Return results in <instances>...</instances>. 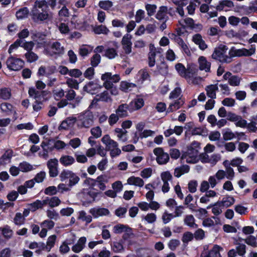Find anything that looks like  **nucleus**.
<instances>
[{
  "label": "nucleus",
  "instance_id": "obj_1",
  "mask_svg": "<svg viewBox=\"0 0 257 257\" xmlns=\"http://www.w3.org/2000/svg\"><path fill=\"white\" fill-rule=\"evenodd\" d=\"M227 50L228 47L226 46L220 45L214 49L211 55L212 58L221 63H229L232 61V57L251 56L255 53V48L253 45H251L249 49H237L232 47L228 52V55L227 54Z\"/></svg>",
  "mask_w": 257,
  "mask_h": 257
},
{
  "label": "nucleus",
  "instance_id": "obj_2",
  "mask_svg": "<svg viewBox=\"0 0 257 257\" xmlns=\"http://www.w3.org/2000/svg\"><path fill=\"white\" fill-rule=\"evenodd\" d=\"M47 6L44 0L37 1L32 11V18L35 22L43 21L48 19L49 14L46 11Z\"/></svg>",
  "mask_w": 257,
  "mask_h": 257
},
{
  "label": "nucleus",
  "instance_id": "obj_3",
  "mask_svg": "<svg viewBox=\"0 0 257 257\" xmlns=\"http://www.w3.org/2000/svg\"><path fill=\"white\" fill-rule=\"evenodd\" d=\"M94 116L89 110L80 113L78 116L79 125L81 127L89 128L93 123Z\"/></svg>",
  "mask_w": 257,
  "mask_h": 257
},
{
  "label": "nucleus",
  "instance_id": "obj_4",
  "mask_svg": "<svg viewBox=\"0 0 257 257\" xmlns=\"http://www.w3.org/2000/svg\"><path fill=\"white\" fill-rule=\"evenodd\" d=\"M29 94L30 97L34 98L36 101L33 104V108L35 111L40 110L42 107V101L43 99V92L36 90L34 88H30L29 90Z\"/></svg>",
  "mask_w": 257,
  "mask_h": 257
},
{
  "label": "nucleus",
  "instance_id": "obj_5",
  "mask_svg": "<svg viewBox=\"0 0 257 257\" xmlns=\"http://www.w3.org/2000/svg\"><path fill=\"white\" fill-rule=\"evenodd\" d=\"M48 49L51 56L62 55L64 53L65 50L64 46L58 41L50 43Z\"/></svg>",
  "mask_w": 257,
  "mask_h": 257
},
{
  "label": "nucleus",
  "instance_id": "obj_6",
  "mask_svg": "<svg viewBox=\"0 0 257 257\" xmlns=\"http://www.w3.org/2000/svg\"><path fill=\"white\" fill-rule=\"evenodd\" d=\"M7 67L13 71H18L24 66V62L22 59L10 57L6 61Z\"/></svg>",
  "mask_w": 257,
  "mask_h": 257
},
{
  "label": "nucleus",
  "instance_id": "obj_7",
  "mask_svg": "<svg viewBox=\"0 0 257 257\" xmlns=\"http://www.w3.org/2000/svg\"><path fill=\"white\" fill-rule=\"evenodd\" d=\"M199 150L189 148L187 154L183 155L182 159H186L188 163H196L198 159Z\"/></svg>",
  "mask_w": 257,
  "mask_h": 257
},
{
  "label": "nucleus",
  "instance_id": "obj_8",
  "mask_svg": "<svg viewBox=\"0 0 257 257\" xmlns=\"http://www.w3.org/2000/svg\"><path fill=\"white\" fill-rule=\"evenodd\" d=\"M47 166L50 177L54 178L58 175V160L57 159H50L47 162Z\"/></svg>",
  "mask_w": 257,
  "mask_h": 257
},
{
  "label": "nucleus",
  "instance_id": "obj_9",
  "mask_svg": "<svg viewBox=\"0 0 257 257\" xmlns=\"http://www.w3.org/2000/svg\"><path fill=\"white\" fill-rule=\"evenodd\" d=\"M154 153L157 156V162L160 165L166 164L169 160L168 153H165L161 148H157L154 150Z\"/></svg>",
  "mask_w": 257,
  "mask_h": 257
},
{
  "label": "nucleus",
  "instance_id": "obj_10",
  "mask_svg": "<svg viewBox=\"0 0 257 257\" xmlns=\"http://www.w3.org/2000/svg\"><path fill=\"white\" fill-rule=\"evenodd\" d=\"M133 108L131 107L129 104L127 103H122L120 104L115 110V112L118 114L120 118L127 117L128 115V111L132 112Z\"/></svg>",
  "mask_w": 257,
  "mask_h": 257
},
{
  "label": "nucleus",
  "instance_id": "obj_11",
  "mask_svg": "<svg viewBox=\"0 0 257 257\" xmlns=\"http://www.w3.org/2000/svg\"><path fill=\"white\" fill-rule=\"evenodd\" d=\"M168 8L166 6H161L159 8L156 15V18L160 21H167L169 20Z\"/></svg>",
  "mask_w": 257,
  "mask_h": 257
},
{
  "label": "nucleus",
  "instance_id": "obj_12",
  "mask_svg": "<svg viewBox=\"0 0 257 257\" xmlns=\"http://www.w3.org/2000/svg\"><path fill=\"white\" fill-rule=\"evenodd\" d=\"M101 141L105 145L107 151H109L113 148L118 147V143L112 140L108 135H104L101 139Z\"/></svg>",
  "mask_w": 257,
  "mask_h": 257
},
{
  "label": "nucleus",
  "instance_id": "obj_13",
  "mask_svg": "<svg viewBox=\"0 0 257 257\" xmlns=\"http://www.w3.org/2000/svg\"><path fill=\"white\" fill-rule=\"evenodd\" d=\"M89 212L95 218L106 216L109 214V210L105 208H93L90 210Z\"/></svg>",
  "mask_w": 257,
  "mask_h": 257
},
{
  "label": "nucleus",
  "instance_id": "obj_14",
  "mask_svg": "<svg viewBox=\"0 0 257 257\" xmlns=\"http://www.w3.org/2000/svg\"><path fill=\"white\" fill-rule=\"evenodd\" d=\"M109 177L106 175H102L97 177L95 183L98 185L99 188L101 190L106 189L105 184L108 182Z\"/></svg>",
  "mask_w": 257,
  "mask_h": 257
},
{
  "label": "nucleus",
  "instance_id": "obj_15",
  "mask_svg": "<svg viewBox=\"0 0 257 257\" xmlns=\"http://www.w3.org/2000/svg\"><path fill=\"white\" fill-rule=\"evenodd\" d=\"M198 61L200 70H204L206 72H210L211 63L207 60L205 57H199Z\"/></svg>",
  "mask_w": 257,
  "mask_h": 257
},
{
  "label": "nucleus",
  "instance_id": "obj_16",
  "mask_svg": "<svg viewBox=\"0 0 257 257\" xmlns=\"http://www.w3.org/2000/svg\"><path fill=\"white\" fill-rule=\"evenodd\" d=\"M76 118L73 117H69L63 120L59 126V130H67L69 127H72L76 121Z\"/></svg>",
  "mask_w": 257,
  "mask_h": 257
},
{
  "label": "nucleus",
  "instance_id": "obj_17",
  "mask_svg": "<svg viewBox=\"0 0 257 257\" xmlns=\"http://www.w3.org/2000/svg\"><path fill=\"white\" fill-rule=\"evenodd\" d=\"M86 242V238L84 236L81 237L77 243L72 247V250L75 253L80 252L85 247Z\"/></svg>",
  "mask_w": 257,
  "mask_h": 257
},
{
  "label": "nucleus",
  "instance_id": "obj_18",
  "mask_svg": "<svg viewBox=\"0 0 257 257\" xmlns=\"http://www.w3.org/2000/svg\"><path fill=\"white\" fill-rule=\"evenodd\" d=\"M218 87L217 84H211L206 86L205 90L208 97L215 99L216 97V91L218 90Z\"/></svg>",
  "mask_w": 257,
  "mask_h": 257
},
{
  "label": "nucleus",
  "instance_id": "obj_19",
  "mask_svg": "<svg viewBox=\"0 0 257 257\" xmlns=\"http://www.w3.org/2000/svg\"><path fill=\"white\" fill-rule=\"evenodd\" d=\"M192 41L195 44L198 45L199 48L202 50H204L207 48V45L202 39L200 34H197L194 35L192 37Z\"/></svg>",
  "mask_w": 257,
  "mask_h": 257
},
{
  "label": "nucleus",
  "instance_id": "obj_20",
  "mask_svg": "<svg viewBox=\"0 0 257 257\" xmlns=\"http://www.w3.org/2000/svg\"><path fill=\"white\" fill-rule=\"evenodd\" d=\"M190 167L188 165H182L175 169L174 175L175 177L179 178L182 175L188 173Z\"/></svg>",
  "mask_w": 257,
  "mask_h": 257
},
{
  "label": "nucleus",
  "instance_id": "obj_21",
  "mask_svg": "<svg viewBox=\"0 0 257 257\" xmlns=\"http://www.w3.org/2000/svg\"><path fill=\"white\" fill-rule=\"evenodd\" d=\"M60 163L64 166H69L75 162V159L71 156L63 155L59 159Z\"/></svg>",
  "mask_w": 257,
  "mask_h": 257
},
{
  "label": "nucleus",
  "instance_id": "obj_22",
  "mask_svg": "<svg viewBox=\"0 0 257 257\" xmlns=\"http://www.w3.org/2000/svg\"><path fill=\"white\" fill-rule=\"evenodd\" d=\"M220 249H222V248L219 246L215 245L207 254L202 255L201 257H221L219 252Z\"/></svg>",
  "mask_w": 257,
  "mask_h": 257
},
{
  "label": "nucleus",
  "instance_id": "obj_23",
  "mask_svg": "<svg viewBox=\"0 0 257 257\" xmlns=\"http://www.w3.org/2000/svg\"><path fill=\"white\" fill-rule=\"evenodd\" d=\"M184 102L183 99L181 98H179L178 100H177L174 103H171L168 109H167V112H173L174 111H175L177 109H178L183 104Z\"/></svg>",
  "mask_w": 257,
  "mask_h": 257
},
{
  "label": "nucleus",
  "instance_id": "obj_24",
  "mask_svg": "<svg viewBox=\"0 0 257 257\" xmlns=\"http://www.w3.org/2000/svg\"><path fill=\"white\" fill-rule=\"evenodd\" d=\"M127 182L130 185H133L139 187H142L144 184V182L142 179L135 176L130 177L127 179Z\"/></svg>",
  "mask_w": 257,
  "mask_h": 257
},
{
  "label": "nucleus",
  "instance_id": "obj_25",
  "mask_svg": "<svg viewBox=\"0 0 257 257\" xmlns=\"http://www.w3.org/2000/svg\"><path fill=\"white\" fill-rule=\"evenodd\" d=\"M75 241V238H73L69 240L64 241L62 244L60 245L59 250L62 253H66L69 252L70 248L68 246V244H71L74 243Z\"/></svg>",
  "mask_w": 257,
  "mask_h": 257
},
{
  "label": "nucleus",
  "instance_id": "obj_26",
  "mask_svg": "<svg viewBox=\"0 0 257 257\" xmlns=\"http://www.w3.org/2000/svg\"><path fill=\"white\" fill-rule=\"evenodd\" d=\"M131 107L134 106L135 109H139L144 105V101L142 98L138 97L132 101L130 104Z\"/></svg>",
  "mask_w": 257,
  "mask_h": 257
},
{
  "label": "nucleus",
  "instance_id": "obj_27",
  "mask_svg": "<svg viewBox=\"0 0 257 257\" xmlns=\"http://www.w3.org/2000/svg\"><path fill=\"white\" fill-rule=\"evenodd\" d=\"M235 202V200L233 197L226 196L224 197L222 201H218V204H221L222 207H228L232 205Z\"/></svg>",
  "mask_w": 257,
  "mask_h": 257
},
{
  "label": "nucleus",
  "instance_id": "obj_28",
  "mask_svg": "<svg viewBox=\"0 0 257 257\" xmlns=\"http://www.w3.org/2000/svg\"><path fill=\"white\" fill-rule=\"evenodd\" d=\"M101 79L102 80L107 79L111 81L112 83H116L119 80L120 78L118 75H112L111 73L107 72L101 76Z\"/></svg>",
  "mask_w": 257,
  "mask_h": 257
},
{
  "label": "nucleus",
  "instance_id": "obj_29",
  "mask_svg": "<svg viewBox=\"0 0 257 257\" xmlns=\"http://www.w3.org/2000/svg\"><path fill=\"white\" fill-rule=\"evenodd\" d=\"M234 7L233 3L230 0H223L220 2L219 4L216 7L218 11H222L224 7L231 8Z\"/></svg>",
  "mask_w": 257,
  "mask_h": 257
},
{
  "label": "nucleus",
  "instance_id": "obj_30",
  "mask_svg": "<svg viewBox=\"0 0 257 257\" xmlns=\"http://www.w3.org/2000/svg\"><path fill=\"white\" fill-rule=\"evenodd\" d=\"M97 98H98V100H99V101L106 102L112 101V99L109 94V91L108 90L104 91L103 92L97 94Z\"/></svg>",
  "mask_w": 257,
  "mask_h": 257
},
{
  "label": "nucleus",
  "instance_id": "obj_31",
  "mask_svg": "<svg viewBox=\"0 0 257 257\" xmlns=\"http://www.w3.org/2000/svg\"><path fill=\"white\" fill-rule=\"evenodd\" d=\"M136 87V84L128 83L126 81H122L120 85V89L124 92L131 91L133 88Z\"/></svg>",
  "mask_w": 257,
  "mask_h": 257
},
{
  "label": "nucleus",
  "instance_id": "obj_32",
  "mask_svg": "<svg viewBox=\"0 0 257 257\" xmlns=\"http://www.w3.org/2000/svg\"><path fill=\"white\" fill-rule=\"evenodd\" d=\"M0 232H1L4 237L7 239L11 238L13 233V230L8 226L0 227Z\"/></svg>",
  "mask_w": 257,
  "mask_h": 257
},
{
  "label": "nucleus",
  "instance_id": "obj_33",
  "mask_svg": "<svg viewBox=\"0 0 257 257\" xmlns=\"http://www.w3.org/2000/svg\"><path fill=\"white\" fill-rule=\"evenodd\" d=\"M1 108L4 112L10 114L13 112L15 113L16 111L13 109V106L10 103L7 102L2 103L1 104Z\"/></svg>",
  "mask_w": 257,
  "mask_h": 257
},
{
  "label": "nucleus",
  "instance_id": "obj_34",
  "mask_svg": "<svg viewBox=\"0 0 257 257\" xmlns=\"http://www.w3.org/2000/svg\"><path fill=\"white\" fill-rule=\"evenodd\" d=\"M11 97V90L9 88H4L0 89V98L7 100Z\"/></svg>",
  "mask_w": 257,
  "mask_h": 257
},
{
  "label": "nucleus",
  "instance_id": "obj_35",
  "mask_svg": "<svg viewBox=\"0 0 257 257\" xmlns=\"http://www.w3.org/2000/svg\"><path fill=\"white\" fill-rule=\"evenodd\" d=\"M29 10L27 8H23L17 12L16 15L18 19H23L28 17Z\"/></svg>",
  "mask_w": 257,
  "mask_h": 257
},
{
  "label": "nucleus",
  "instance_id": "obj_36",
  "mask_svg": "<svg viewBox=\"0 0 257 257\" xmlns=\"http://www.w3.org/2000/svg\"><path fill=\"white\" fill-rule=\"evenodd\" d=\"M104 56L108 58L111 59L117 56L116 50L113 48H109L105 50Z\"/></svg>",
  "mask_w": 257,
  "mask_h": 257
},
{
  "label": "nucleus",
  "instance_id": "obj_37",
  "mask_svg": "<svg viewBox=\"0 0 257 257\" xmlns=\"http://www.w3.org/2000/svg\"><path fill=\"white\" fill-rule=\"evenodd\" d=\"M19 167L21 171L23 172H29L34 169L33 166L26 162L21 163Z\"/></svg>",
  "mask_w": 257,
  "mask_h": 257
},
{
  "label": "nucleus",
  "instance_id": "obj_38",
  "mask_svg": "<svg viewBox=\"0 0 257 257\" xmlns=\"http://www.w3.org/2000/svg\"><path fill=\"white\" fill-rule=\"evenodd\" d=\"M184 222L191 227H197V225L195 223V219L192 215H186L184 218Z\"/></svg>",
  "mask_w": 257,
  "mask_h": 257
},
{
  "label": "nucleus",
  "instance_id": "obj_39",
  "mask_svg": "<svg viewBox=\"0 0 257 257\" xmlns=\"http://www.w3.org/2000/svg\"><path fill=\"white\" fill-rule=\"evenodd\" d=\"M56 235H52L50 236L47 239V247L46 250L47 251H50L51 249L54 246L56 239Z\"/></svg>",
  "mask_w": 257,
  "mask_h": 257
},
{
  "label": "nucleus",
  "instance_id": "obj_40",
  "mask_svg": "<svg viewBox=\"0 0 257 257\" xmlns=\"http://www.w3.org/2000/svg\"><path fill=\"white\" fill-rule=\"evenodd\" d=\"M93 31L96 34H107L109 32V30L104 25H99L95 27L93 29Z\"/></svg>",
  "mask_w": 257,
  "mask_h": 257
},
{
  "label": "nucleus",
  "instance_id": "obj_41",
  "mask_svg": "<svg viewBox=\"0 0 257 257\" xmlns=\"http://www.w3.org/2000/svg\"><path fill=\"white\" fill-rule=\"evenodd\" d=\"M145 8L147 12V14L149 17L154 15L156 11L157 6L156 5L146 4Z\"/></svg>",
  "mask_w": 257,
  "mask_h": 257
},
{
  "label": "nucleus",
  "instance_id": "obj_42",
  "mask_svg": "<svg viewBox=\"0 0 257 257\" xmlns=\"http://www.w3.org/2000/svg\"><path fill=\"white\" fill-rule=\"evenodd\" d=\"M244 240L245 242L248 245H250L252 246L255 247L256 246V238L254 236L252 235H249L247 238L245 239H241V238H239V240L241 241V240Z\"/></svg>",
  "mask_w": 257,
  "mask_h": 257
},
{
  "label": "nucleus",
  "instance_id": "obj_43",
  "mask_svg": "<svg viewBox=\"0 0 257 257\" xmlns=\"http://www.w3.org/2000/svg\"><path fill=\"white\" fill-rule=\"evenodd\" d=\"M241 78L236 75H232L230 78L228 83L232 86H239L241 81Z\"/></svg>",
  "mask_w": 257,
  "mask_h": 257
},
{
  "label": "nucleus",
  "instance_id": "obj_44",
  "mask_svg": "<svg viewBox=\"0 0 257 257\" xmlns=\"http://www.w3.org/2000/svg\"><path fill=\"white\" fill-rule=\"evenodd\" d=\"M100 87L97 84L94 83L93 82H90L83 87V89L89 93L93 94V92H91L93 89H96Z\"/></svg>",
  "mask_w": 257,
  "mask_h": 257
},
{
  "label": "nucleus",
  "instance_id": "obj_45",
  "mask_svg": "<svg viewBox=\"0 0 257 257\" xmlns=\"http://www.w3.org/2000/svg\"><path fill=\"white\" fill-rule=\"evenodd\" d=\"M25 218L21 213L18 212L14 218V222L16 225H21L24 223Z\"/></svg>",
  "mask_w": 257,
  "mask_h": 257
},
{
  "label": "nucleus",
  "instance_id": "obj_46",
  "mask_svg": "<svg viewBox=\"0 0 257 257\" xmlns=\"http://www.w3.org/2000/svg\"><path fill=\"white\" fill-rule=\"evenodd\" d=\"M12 156L10 153H5L0 158V165H5L10 163Z\"/></svg>",
  "mask_w": 257,
  "mask_h": 257
},
{
  "label": "nucleus",
  "instance_id": "obj_47",
  "mask_svg": "<svg viewBox=\"0 0 257 257\" xmlns=\"http://www.w3.org/2000/svg\"><path fill=\"white\" fill-rule=\"evenodd\" d=\"M78 218L87 223H90L92 221V217L90 215H87L84 211L79 212Z\"/></svg>",
  "mask_w": 257,
  "mask_h": 257
},
{
  "label": "nucleus",
  "instance_id": "obj_48",
  "mask_svg": "<svg viewBox=\"0 0 257 257\" xmlns=\"http://www.w3.org/2000/svg\"><path fill=\"white\" fill-rule=\"evenodd\" d=\"M25 57L28 61L30 63H32L36 61L38 59V56L34 53L33 52H28L25 54Z\"/></svg>",
  "mask_w": 257,
  "mask_h": 257
},
{
  "label": "nucleus",
  "instance_id": "obj_49",
  "mask_svg": "<svg viewBox=\"0 0 257 257\" xmlns=\"http://www.w3.org/2000/svg\"><path fill=\"white\" fill-rule=\"evenodd\" d=\"M175 68L179 74L182 77H186V69L183 64L178 63L175 65Z\"/></svg>",
  "mask_w": 257,
  "mask_h": 257
},
{
  "label": "nucleus",
  "instance_id": "obj_50",
  "mask_svg": "<svg viewBox=\"0 0 257 257\" xmlns=\"http://www.w3.org/2000/svg\"><path fill=\"white\" fill-rule=\"evenodd\" d=\"M158 70L162 75H165L168 73V66L167 64L162 61L157 66Z\"/></svg>",
  "mask_w": 257,
  "mask_h": 257
},
{
  "label": "nucleus",
  "instance_id": "obj_51",
  "mask_svg": "<svg viewBox=\"0 0 257 257\" xmlns=\"http://www.w3.org/2000/svg\"><path fill=\"white\" fill-rule=\"evenodd\" d=\"M66 83L70 88H74L75 89H78L79 88V83L75 79L71 78H68L67 79Z\"/></svg>",
  "mask_w": 257,
  "mask_h": 257
},
{
  "label": "nucleus",
  "instance_id": "obj_52",
  "mask_svg": "<svg viewBox=\"0 0 257 257\" xmlns=\"http://www.w3.org/2000/svg\"><path fill=\"white\" fill-rule=\"evenodd\" d=\"M115 133L117 134V137L123 142H125L127 140L126 137L125 135L127 133L126 131H123L119 128H116L115 129Z\"/></svg>",
  "mask_w": 257,
  "mask_h": 257
},
{
  "label": "nucleus",
  "instance_id": "obj_53",
  "mask_svg": "<svg viewBox=\"0 0 257 257\" xmlns=\"http://www.w3.org/2000/svg\"><path fill=\"white\" fill-rule=\"evenodd\" d=\"M111 248L115 252H119L124 250L123 246L120 242H113L111 244Z\"/></svg>",
  "mask_w": 257,
  "mask_h": 257
},
{
  "label": "nucleus",
  "instance_id": "obj_54",
  "mask_svg": "<svg viewBox=\"0 0 257 257\" xmlns=\"http://www.w3.org/2000/svg\"><path fill=\"white\" fill-rule=\"evenodd\" d=\"M128 227L127 226L119 224L115 225L113 228V231L114 233L117 234V233H121L126 229V228Z\"/></svg>",
  "mask_w": 257,
  "mask_h": 257
},
{
  "label": "nucleus",
  "instance_id": "obj_55",
  "mask_svg": "<svg viewBox=\"0 0 257 257\" xmlns=\"http://www.w3.org/2000/svg\"><path fill=\"white\" fill-rule=\"evenodd\" d=\"M112 5V3L109 1H100L98 4L99 7L105 10H109Z\"/></svg>",
  "mask_w": 257,
  "mask_h": 257
},
{
  "label": "nucleus",
  "instance_id": "obj_56",
  "mask_svg": "<svg viewBox=\"0 0 257 257\" xmlns=\"http://www.w3.org/2000/svg\"><path fill=\"white\" fill-rule=\"evenodd\" d=\"M161 178L163 182H169V181H171L173 179L172 175L168 171L162 173Z\"/></svg>",
  "mask_w": 257,
  "mask_h": 257
},
{
  "label": "nucleus",
  "instance_id": "obj_57",
  "mask_svg": "<svg viewBox=\"0 0 257 257\" xmlns=\"http://www.w3.org/2000/svg\"><path fill=\"white\" fill-rule=\"evenodd\" d=\"M80 178L75 173H72L69 177V186L72 187L76 185L79 181Z\"/></svg>",
  "mask_w": 257,
  "mask_h": 257
},
{
  "label": "nucleus",
  "instance_id": "obj_58",
  "mask_svg": "<svg viewBox=\"0 0 257 257\" xmlns=\"http://www.w3.org/2000/svg\"><path fill=\"white\" fill-rule=\"evenodd\" d=\"M101 60V56L99 54H95L91 58V64L93 67H96Z\"/></svg>",
  "mask_w": 257,
  "mask_h": 257
},
{
  "label": "nucleus",
  "instance_id": "obj_59",
  "mask_svg": "<svg viewBox=\"0 0 257 257\" xmlns=\"http://www.w3.org/2000/svg\"><path fill=\"white\" fill-rule=\"evenodd\" d=\"M61 203V200L58 197L54 196L49 198V205L51 207L58 206Z\"/></svg>",
  "mask_w": 257,
  "mask_h": 257
},
{
  "label": "nucleus",
  "instance_id": "obj_60",
  "mask_svg": "<svg viewBox=\"0 0 257 257\" xmlns=\"http://www.w3.org/2000/svg\"><path fill=\"white\" fill-rule=\"evenodd\" d=\"M94 74V69L93 67H90L87 68L83 74L84 76L89 80L93 78Z\"/></svg>",
  "mask_w": 257,
  "mask_h": 257
},
{
  "label": "nucleus",
  "instance_id": "obj_61",
  "mask_svg": "<svg viewBox=\"0 0 257 257\" xmlns=\"http://www.w3.org/2000/svg\"><path fill=\"white\" fill-rule=\"evenodd\" d=\"M218 201L213 205L212 212L215 215H218L222 212L221 207H222L221 204H218Z\"/></svg>",
  "mask_w": 257,
  "mask_h": 257
},
{
  "label": "nucleus",
  "instance_id": "obj_62",
  "mask_svg": "<svg viewBox=\"0 0 257 257\" xmlns=\"http://www.w3.org/2000/svg\"><path fill=\"white\" fill-rule=\"evenodd\" d=\"M145 17V12L144 10L140 9L136 12L135 15L136 22L140 23Z\"/></svg>",
  "mask_w": 257,
  "mask_h": 257
},
{
  "label": "nucleus",
  "instance_id": "obj_63",
  "mask_svg": "<svg viewBox=\"0 0 257 257\" xmlns=\"http://www.w3.org/2000/svg\"><path fill=\"white\" fill-rule=\"evenodd\" d=\"M47 216L51 219L57 220L59 218V214L54 209H49L46 211Z\"/></svg>",
  "mask_w": 257,
  "mask_h": 257
},
{
  "label": "nucleus",
  "instance_id": "obj_64",
  "mask_svg": "<svg viewBox=\"0 0 257 257\" xmlns=\"http://www.w3.org/2000/svg\"><path fill=\"white\" fill-rule=\"evenodd\" d=\"M235 103V100L230 97L225 98L222 101V104L223 105L228 107H232L234 106Z\"/></svg>",
  "mask_w": 257,
  "mask_h": 257
}]
</instances>
